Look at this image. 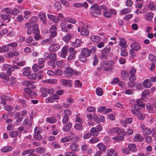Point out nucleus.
Returning <instances> with one entry per match:
<instances>
[{
    "label": "nucleus",
    "instance_id": "nucleus-46",
    "mask_svg": "<svg viewBox=\"0 0 156 156\" xmlns=\"http://www.w3.org/2000/svg\"><path fill=\"white\" fill-rule=\"evenodd\" d=\"M1 17L3 20H7L11 17V16L9 15H1Z\"/></svg>",
    "mask_w": 156,
    "mask_h": 156
},
{
    "label": "nucleus",
    "instance_id": "nucleus-52",
    "mask_svg": "<svg viewBox=\"0 0 156 156\" xmlns=\"http://www.w3.org/2000/svg\"><path fill=\"white\" fill-rule=\"evenodd\" d=\"M81 6H83L85 8H87L88 7V4L86 2L83 3H79V7Z\"/></svg>",
    "mask_w": 156,
    "mask_h": 156
},
{
    "label": "nucleus",
    "instance_id": "nucleus-38",
    "mask_svg": "<svg viewBox=\"0 0 156 156\" xmlns=\"http://www.w3.org/2000/svg\"><path fill=\"white\" fill-rule=\"evenodd\" d=\"M18 133L16 131H12L9 133L10 136L12 137H14L17 136Z\"/></svg>",
    "mask_w": 156,
    "mask_h": 156
},
{
    "label": "nucleus",
    "instance_id": "nucleus-25",
    "mask_svg": "<svg viewBox=\"0 0 156 156\" xmlns=\"http://www.w3.org/2000/svg\"><path fill=\"white\" fill-rule=\"evenodd\" d=\"M9 48L8 46L3 45L2 47H0V52H6L9 51Z\"/></svg>",
    "mask_w": 156,
    "mask_h": 156
},
{
    "label": "nucleus",
    "instance_id": "nucleus-51",
    "mask_svg": "<svg viewBox=\"0 0 156 156\" xmlns=\"http://www.w3.org/2000/svg\"><path fill=\"white\" fill-rule=\"evenodd\" d=\"M123 129H121L117 127L116 133H117L118 135H122V133H123Z\"/></svg>",
    "mask_w": 156,
    "mask_h": 156
},
{
    "label": "nucleus",
    "instance_id": "nucleus-4",
    "mask_svg": "<svg viewBox=\"0 0 156 156\" xmlns=\"http://www.w3.org/2000/svg\"><path fill=\"white\" fill-rule=\"evenodd\" d=\"M65 76L67 77L72 76L74 73L73 69L70 67L67 66L65 68L64 71Z\"/></svg>",
    "mask_w": 156,
    "mask_h": 156
},
{
    "label": "nucleus",
    "instance_id": "nucleus-59",
    "mask_svg": "<svg viewBox=\"0 0 156 156\" xmlns=\"http://www.w3.org/2000/svg\"><path fill=\"white\" fill-rule=\"evenodd\" d=\"M64 112L65 114L64 115H65L69 116L71 114V111L69 109H66L64 111Z\"/></svg>",
    "mask_w": 156,
    "mask_h": 156
},
{
    "label": "nucleus",
    "instance_id": "nucleus-56",
    "mask_svg": "<svg viewBox=\"0 0 156 156\" xmlns=\"http://www.w3.org/2000/svg\"><path fill=\"white\" fill-rule=\"evenodd\" d=\"M138 110L132 109L131 110V112L132 113L136 116L138 115L139 114H140V112L138 111Z\"/></svg>",
    "mask_w": 156,
    "mask_h": 156
},
{
    "label": "nucleus",
    "instance_id": "nucleus-62",
    "mask_svg": "<svg viewBox=\"0 0 156 156\" xmlns=\"http://www.w3.org/2000/svg\"><path fill=\"white\" fill-rule=\"evenodd\" d=\"M5 110L7 111H11L12 110V108L10 105H6L4 107Z\"/></svg>",
    "mask_w": 156,
    "mask_h": 156
},
{
    "label": "nucleus",
    "instance_id": "nucleus-61",
    "mask_svg": "<svg viewBox=\"0 0 156 156\" xmlns=\"http://www.w3.org/2000/svg\"><path fill=\"white\" fill-rule=\"evenodd\" d=\"M103 15L105 17L108 18H110L112 16V15L110 12H105L103 13Z\"/></svg>",
    "mask_w": 156,
    "mask_h": 156
},
{
    "label": "nucleus",
    "instance_id": "nucleus-44",
    "mask_svg": "<svg viewBox=\"0 0 156 156\" xmlns=\"http://www.w3.org/2000/svg\"><path fill=\"white\" fill-rule=\"evenodd\" d=\"M66 23H62L61 24V28L63 31H67V29L66 28Z\"/></svg>",
    "mask_w": 156,
    "mask_h": 156
},
{
    "label": "nucleus",
    "instance_id": "nucleus-19",
    "mask_svg": "<svg viewBox=\"0 0 156 156\" xmlns=\"http://www.w3.org/2000/svg\"><path fill=\"white\" fill-rule=\"evenodd\" d=\"M83 27H82L81 28L83 29L81 31V34L82 36H87L89 35V31L86 29H83Z\"/></svg>",
    "mask_w": 156,
    "mask_h": 156
},
{
    "label": "nucleus",
    "instance_id": "nucleus-53",
    "mask_svg": "<svg viewBox=\"0 0 156 156\" xmlns=\"http://www.w3.org/2000/svg\"><path fill=\"white\" fill-rule=\"evenodd\" d=\"M145 140L148 143H151L152 141V139L150 136H147L145 138Z\"/></svg>",
    "mask_w": 156,
    "mask_h": 156
},
{
    "label": "nucleus",
    "instance_id": "nucleus-42",
    "mask_svg": "<svg viewBox=\"0 0 156 156\" xmlns=\"http://www.w3.org/2000/svg\"><path fill=\"white\" fill-rule=\"evenodd\" d=\"M99 141V139L97 137H92L90 140V142L92 143H95Z\"/></svg>",
    "mask_w": 156,
    "mask_h": 156
},
{
    "label": "nucleus",
    "instance_id": "nucleus-41",
    "mask_svg": "<svg viewBox=\"0 0 156 156\" xmlns=\"http://www.w3.org/2000/svg\"><path fill=\"white\" fill-rule=\"evenodd\" d=\"M77 144H72L70 146L71 149L74 151H77Z\"/></svg>",
    "mask_w": 156,
    "mask_h": 156
},
{
    "label": "nucleus",
    "instance_id": "nucleus-49",
    "mask_svg": "<svg viewBox=\"0 0 156 156\" xmlns=\"http://www.w3.org/2000/svg\"><path fill=\"white\" fill-rule=\"evenodd\" d=\"M63 116L64 117L62 120V123L65 124L68 122L69 117V116L65 115H64Z\"/></svg>",
    "mask_w": 156,
    "mask_h": 156
},
{
    "label": "nucleus",
    "instance_id": "nucleus-10",
    "mask_svg": "<svg viewBox=\"0 0 156 156\" xmlns=\"http://www.w3.org/2000/svg\"><path fill=\"white\" fill-rule=\"evenodd\" d=\"M60 46L57 44H53L49 46V49L51 51L55 52L59 48Z\"/></svg>",
    "mask_w": 156,
    "mask_h": 156
},
{
    "label": "nucleus",
    "instance_id": "nucleus-11",
    "mask_svg": "<svg viewBox=\"0 0 156 156\" xmlns=\"http://www.w3.org/2000/svg\"><path fill=\"white\" fill-rule=\"evenodd\" d=\"M132 49L135 50L137 51L140 48V47L139 44L136 42H134L131 44L130 45Z\"/></svg>",
    "mask_w": 156,
    "mask_h": 156
},
{
    "label": "nucleus",
    "instance_id": "nucleus-13",
    "mask_svg": "<svg viewBox=\"0 0 156 156\" xmlns=\"http://www.w3.org/2000/svg\"><path fill=\"white\" fill-rule=\"evenodd\" d=\"M33 32L35 34H39V30L38 29V26L37 24L32 26V28Z\"/></svg>",
    "mask_w": 156,
    "mask_h": 156
},
{
    "label": "nucleus",
    "instance_id": "nucleus-18",
    "mask_svg": "<svg viewBox=\"0 0 156 156\" xmlns=\"http://www.w3.org/2000/svg\"><path fill=\"white\" fill-rule=\"evenodd\" d=\"M72 125L69 122L66 124L63 127V130L66 132H68L70 129L72 127Z\"/></svg>",
    "mask_w": 156,
    "mask_h": 156
},
{
    "label": "nucleus",
    "instance_id": "nucleus-55",
    "mask_svg": "<svg viewBox=\"0 0 156 156\" xmlns=\"http://www.w3.org/2000/svg\"><path fill=\"white\" fill-rule=\"evenodd\" d=\"M0 77L1 78L5 79L6 80H8L9 79V78L6 76L4 73H2L0 75Z\"/></svg>",
    "mask_w": 156,
    "mask_h": 156
},
{
    "label": "nucleus",
    "instance_id": "nucleus-39",
    "mask_svg": "<svg viewBox=\"0 0 156 156\" xmlns=\"http://www.w3.org/2000/svg\"><path fill=\"white\" fill-rule=\"evenodd\" d=\"M32 69L34 72H37L40 69L39 65L38 66L37 64H34L32 66Z\"/></svg>",
    "mask_w": 156,
    "mask_h": 156
},
{
    "label": "nucleus",
    "instance_id": "nucleus-43",
    "mask_svg": "<svg viewBox=\"0 0 156 156\" xmlns=\"http://www.w3.org/2000/svg\"><path fill=\"white\" fill-rule=\"evenodd\" d=\"M54 91L53 89H51L47 90L46 89H44V92L46 94H50L54 93Z\"/></svg>",
    "mask_w": 156,
    "mask_h": 156
},
{
    "label": "nucleus",
    "instance_id": "nucleus-24",
    "mask_svg": "<svg viewBox=\"0 0 156 156\" xmlns=\"http://www.w3.org/2000/svg\"><path fill=\"white\" fill-rule=\"evenodd\" d=\"M71 81L70 80H66L64 79H62L61 80V82L63 86H66L70 84Z\"/></svg>",
    "mask_w": 156,
    "mask_h": 156
},
{
    "label": "nucleus",
    "instance_id": "nucleus-1",
    "mask_svg": "<svg viewBox=\"0 0 156 156\" xmlns=\"http://www.w3.org/2000/svg\"><path fill=\"white\" fill-rule=\"evenodd\" d=\"M91 12L93 15L96 16L97 15L101 14V8L97 4H94L91 7Z\"/></svg>",
    "mask_w": 156,
    "mask_h": 156
},
{
    "label": "nucleus",
    "instance_id": "nucleus-23",
    "mask_svg": "<svg viewBox=\"0 0 156 156\" xmlns=\"http://www.w3.org/2000/svg\"><path fill=\"white\" fill-rule=\"evenodd\" d=\"M112 139L118 142H120L121 141H122L124 139L123 136H115L112 138Z\"/></svg>",
    "mask_w": 156,
    "mask_h": 156
},
{
    "label": "nucleus",
    "instance_id": "nucleus-48",
    "mask_svg": "<svg viewBox=\"0 0 156 156\" xmlns=\"http://www.w3.org/2000/svg\"><path fill=\"white\" fill-rule=\"evenodd\" d=\"M148 58L149 60L151 62H153L155 61L156 60V58L155 56L153 55H150L148 56Z\"/></svg>",
    "mask_w": 156,
    "mask_h": 156
},
{
    "label": "nucleus",
    "instance_id": "nucleus-60",
    "mask_svg": "<svg viewBox=\"0 0 156 156\" xmlns=\"http://www.w3.org/2000/svg\"><path fill=\"white\" fill-rule=\"evenodd\" d=\"M133 2L131 0H127L126 2V5L128 7H131L133 5Z\"/></svg>",
    "mask_w": 156,
    "mask_h": 156
},
{
    "label": "nucleus",
    "instance_id": "nucleus-16",
    "mask_svg": "<svg viewBox=\"0 0 156 156\" xmlns=\"http://www.w3.org/2000/svg\"><path fill=\"white\" fill-rule=\"evenodd\" d=\"M97 147L100 150L103 151H105L107 148L104 144L101 143L98 144Z\"/></svg>",
    "mask_w": 156,
    "mask_h": 156
},
{
    "label": "nucleus",
    "instance_id": "nucleus-21",
    "mask_svg": "<svg viewBox=\"0 0 156 156\" xmlns=\"http://www.w3.org/2000/svg\"><path fill=\"white\" fill-rule=\"evenodd\" d=\"M35 151V150L34 149H31L23 151L22 154L23 155H24L28 154H31L33 153Z\"/></svg>",
    "mask_w": 156,
    "mask_h": 156
},
{
    "label": "nucleus",
    "instance_id": "nucleus-36",
    "mask_svg": "<svg viewBox=\"0 0 156 156\" xmlns=\"http://www.w3.org/2000/svg\"><path fill=\"white\" fill-rule=\"evenodd\" d=\"M37 76V73H34L32 74H30V75L27 77V78L31 80H34L36 79Z\"/></svg>",
    "mask_w": 156,
    "mask_h": 156
},
{
    "label": "nucleus",
    "instance_id": "nucleus-26",
    "mask_svg": "<svg viewBox=\"0 0 156 156\" xmlns=\"http://www.w3.org/2000/svg\"><path fill=\"white\" fill-rule=\"evenodd\" d=\"M12 150V148L10 146L5 147L1 149V151L4 152H7L11 151Z\"/></svg>",
    "mask_w": 156,
    "mask_h": 156
},
{
    "label": "nucleus",
    "instance_id": "nucleus-2",
    "mask_svg": "<svg viewBox=\"0 0 156 156\" xmlns=\"http://www.w3.org/2000/svg\"><path fill=\"white\" fill-rule=\"evenodd\" d=\"M115 62L114 61L110 60L106 61L104 62L103 65V70L104 71H108L111 70L112 69L111 68L112 66L114 65Z\"/></svg>",
    "mask_w": 156,
    "mask_h": 156
},
{
    "label": "nucleus",
    "instance_id": "nucleus-22",
    "mask_svg": "<svg viewBox=\"0 0 156 156\" xmlns=\"http://www.w3.org/2000/svg\"><path fill=\"white\" fill-rule=\"evenodd\" d=\"M131 11V10L129 8H127L123 9L120 11L121 15H125L127 13H129Z\"/></svg>",
    "mask_w": 156,
    "mask_h": 156
},
{
    "label": "nucleus",
    "instance_id": "nucleus-50",
    "mask_svg": "<svg viewBox=\"0 0 156 156\" xmlns=\"http://www.w3.org/2000/svg\"><path fill=\"white\" fill-rule=\"evenodd\" d=\"M55 73L57 75L60 76L62 75L63 72L61 70L58 69L55 70Z\"/></svg>",
    "mask_w": 156,
    "mask_h": 156
},
{
    "label": "nucleus",
    "instance_id": "nucleus-20",
    "mask_svg": "<svg viewBox=\"0 0 156 156\" xmlns=\"http://www.w3.org/2000/svg\"><path fill=\"white\" fill-rule=\"evenodd\" d=\"M153 16V14L151 12L147 13L145 16L146 19L147 21H150L152 19Z\"/></svg>",
    "mask_w": 156,
    "mask_h": 156
},
{
    "label": "nucleus",
    "instance_id": "nucleus-15",
    "mask_svg": "<svg viewBox=\"0 0 156 156\" xmlns=\"http://www.w3.org/2000/svg\"><path fill=\"white\" fill-rule=\"evenodd\" d=\"M119 45L122 48H126L127 47V45L126 41L124 40H120L119 41Z\"/></svg>",
    "mask_w": 156,
    "mask_h": 156
},
{
    "label": "nucleus",
    "instance_id": "nucleus-45",
    "mask_svg": "<svg viewBox=\"0 0 156 156\" xmlns=\"http://www.w3.org/2000/svg\"><path fill=\"white\" fill-rule=\"evenodd\" d=\"M40 19L43 21V23H45V20L46 19V15L44 13H41L40 14Z\"/></svg>",
    "mask_w": 156,
    "mask_h": 156
},
{
    "label": "nucleus",
    "instance_id": "nucleus-3",
    "mask_svg": "<svg viewBox=\"0 0 156 156\" xmlns=\"http://www.w3.org/2000/svg\"><path fill=\"white\" fill-rule=\"evenodd\" d=\"M111 51V48H105L101 52V55L99 58L103 60H105L108 57V53Z\"/></svg>",
    "mask_w": 156,
    "mask_h": 156
},
{
    "label": "nucleus",
    "instance_id": "nucleus-8",
    "mask_svg": "<svg viewBox=\"0 0 156 156\" xmlns=\"http://www.w3.org/2000/svg\"><path fill=\"white\" fill-rule=\"evenodd\" d=\"M12 51L13 52H9L8 53V57L9 58H11L13 56H18L19 54L18 52L16 51L17 50L15 48L12 49Z\"/></svg>",
    "mask_w": 156,
    "mask_h": 156
},
{
    "label": "nucleus",
    "instance_id": "nucleus-47",
    "mask_svg": "<svg viewBox=\"0 0 156 156\" xmlns=\"http://www.w3.org/2000/svg\"><path fill=\"white\" fill-rule=\"evenodd\" d=\"M1 98L2 100H5L6 101H11V98L7 96H1Z\"/></svg>",
    "mask_w": 156,
    "mask_h": 156
},
{
    "label": "nucleus",
    "instance_id": "nucleus-17",
    "mask_svg": "<svg viewBox=\"0 0 156 156\" xmlns=\"http://www.w3.org/2000/svg\"><path fill=\"white\" fill-rule=\"evenodd\" d=\"M134 140L135 141L138 142H142L144 140V138L142 136L139 134L136 135L134 138Z\"/></svg>",
    "mask_w": 156,
    "mask_h": 156
},
{
    "label": "nucleus",
    "instance_id": "nucleus-33",
    "mask_svg": "<svg viewBox=\"0 0 156 156\" xmlns=\"http://www.w3.org/2000/svg\"><path fill=\"white\" fill-rule=\"evenodd\" d=\"M96 93L97 94L98 96H101L103 94V90L102 89L100 88H97L96 89Z\"/></svg>",
    "mask_w": 156,
    "mask_h": 156
},
{
    "label": "nucleus",
    "instance_id": "nucleus-40",
    "mask_svg": "<svg viewBox=\"0 0 156 156\" xmlns=\"http://www.w3.org/2000/svg\"><path fill=\"white\" fill-rule=\"evenodd\" d=\"M98 58L97 56L95 55L94 57V61L93 63V66H95L98 62Z\"/></svg>",
    "mask_w": 156,
    "mask_h": 156
},
{
    "label": "nucleus",
    "instance_id": "nucleus-9",
    "mask_svg": "<svg viewBox=\"0 0 156 156\" xmlns=\"http://www.w3.org/2000/svg\"><path fill=\"white\" fill-rule=\"evenodd\" d=\"M33 83L32 81H25L24 82V84L26 85L27 87L33 89L35 88V86L32 84Z\"/></svg>",
    "mask_w": 156,
    "mask_h": 156
},
{
    "label": "nucleus",
    "instance_id": "nucleus-58",
    "mask_svg": "<svg viewBox=\"0 0 156 156\" xmlns=\"http://www.w3.org/2000/svg\"><path fill=\"white\" fill-rule=\"evenodd\" d=\"M70 139L69 137H66L62 139L61 141L62 142H66L69 141Z\"/></svg>",
    "mask_w": 156,
    "mask_h": 156
},
{
    "label": "nucleus",
    "instance_id": "nucleus-27",
    "mask_svg": "<svg viewBox=\"0 0 156 156\" xmlns=\"http://www.w3.org/2000/svg\"><path fill=\"white\" fill-rule=\"evenodd\" d=\"M128 147L130 150L133 151H136V146L134 144H130L128 145Z\"/></svg>",
    "mask_w": 156,
    "mask_h": 156
},
{
    "label": "nucleus",
    "instance_id": "nucleus-35",
    "mask_svg": "<svg viewBox=\"0 0 156 156\" xmlns=\"http://www.w3.org/2000/svg\"><path fill=\"white\" fill-rule=\"evenodd\" d=\"M76 52H73L70 53L69 55L68 58V60H71L75 58V54Z\"/></svg>",
    "mask_w": 156,
    "mask_h": 156
},
{
    "label": "nucleus",
    "instance_id": "nucleus-64",
    "mask_svg": "<svg viewBox=\"0 0 156 156\" xmlns=\"http://www.w3.org/2000/svg\"><path fill=\"white\" fill-rule=\"evenodd\" d=\"M34 138L37 140H39L41 139V136L39 134H35L34 136Z\"/></svg>",
    "mask_w": 156,
    "mask_h": 156
},
{
    "label": "nucleus",
    "instance_id": "nucleus-7",
    "mask_svg": "<svg viewBox=\"0 0 156 156\" xmlns=\"http://www.w3.org/2000/svg\"><path fill=\"white\" fill-rule=\"evenodd\" d=\"M68 47L67 46H65L61 51L60 56L63 58H65L68 52Z\"/></svg>",
    "mask_w": 156,
    "mask_h": 156
},
{
    "label": "nucleus",
    "instance_id": "nucleus-54",
    "mask_svg": "<svg viewBox=\"0 0 156 156\" xmlns=\"http://www.w3.org/2000/svg\"><path fill=\"white\" fill-rule=\"evenodd\" d=\"M114 153V151L113 149H110L107 151V154L108 156H112Z\"/></svg>",
    "mask_w": 156,
    "mask_h": 156
},
{
    "label": "nucleus",
    "instance_id": "nucleus-14",
    "mask_svg": "<svg viewBox=\"0 0 156 156\" xmlns=\"http://www.w3.org/2000/svg\"><path fill=\"white\" fill-rule=\"evenodd\" d=\"M144 86L146 88H149L151 87V83L148 79H146L143 82Z\"/></svg>",
    "mask_w": 156,
    "mask_h": 156
},
{
    "label": "nucleus",
    "instance_id": "nucleus-12",
    "mask_svg": "<svg viewBox=\"0 0 156 156\" xmlns=\"http://www.w3.org/2000/svg\"><path fill=\"white\" fill-rule=\"evenodd\" d=\"M45 60L44 59H43L42 58H39L38 60V65L40 69L43 68L44 66V63L45 62Z\"/></svg>",
    "mask_w": 156,
    "mask_h": 156
},
{
    "label": "nucleus",
    "instance_id": "nucleus-34",
    "mask_svg": "<svg viewBox=\"0 0 156 156\" xmlns=\"http://www.w3.org/2000/svg\"><path fill=\"white\" fill-rule=\"evenodd\" d=\"M122 77L123 80H126L128 76V73L125 71H124L121 73Z\"/></svg>",
    "mask_w": 156,
    "mask_h": 156
},
{
    "label": "nucleus",
    "instance_id": "nucleus-29",
    "mask_svg": "<svg viewBox=\"0 0 156 156\" xmlns=\"http://www.w3.org/2000/svg\"><path fill=\"white\" fill-rule=\"evenodd\" d=\"M90 132L93 136H96L98 135V132H97V131L94 127H93L90 130Z\"/></svg>",
    "mask_w": 156,
    "mask_h": 156
},
{
    "label": "nucleus",
    "instance_id": "nucleus-31",
    "mask_svg": "<svg viewBox=\"0 0 156 156\" xmlns=\"http://www.w3.org/2000/svg\"><path fill=\"white\" fill-rule=\"evenodd\" d=\"M153 106H152L150 104H147L146 106V108L147 110L149 111L150 112L153 113L154 110L153 109Z\"/></svg>",
    "mask_w": 156,
    "mask_h": 156
},
{
    "label": "nucleus",
    "instance_id": "nucleus-28",
    "mask_svg": "<svg viewBox=\"0 0 156 156\" xmlns=\"http://www.w3.org/2000/svg\"><path fill=\"white\" fill-rule=\"evenodd\" d=\"M49 58L52 61L55 62L56 61L57 58L56 55L54 53H51L50 56Z\"/></svg>",
    "mask_w": 156,
    "mask_h": 156
},
{
    "label": "nucleus",
    "instance_id": "nucleus-37",
    "mask_svg": "<svg viewBox=\"0 0 156 156\" xmlns=\"http://www.w3.org/2000/svg\"><path fill=\"white\" fill-rule=\"evenodd\" d=\"M47 121L48 122L51 123L55 122L56 120L54 118L48 117L47 118Z\"/></svg>",
    "mask_w": 156,
    "mask_h": 156
},
{
    "label": "nucleus",
    "instance_id": "nucleus-57",
    "mask_svg": "<svg viewBox=\"0 0 156 156\" xmlns=\"http://www.w3.org/2000/svg\"><path fill=\"white\" fill-rule=\"evenodd\" d=\"M133 16V15L130 14L126 15L124 17V19L126 20H128L132 18Z\"/></svg>",
    "mask_w": 156,
    "mask_h": 156
},
{
    "label": "nucleus",
    "instance_id": "nucleus-5",
    "mask_svg": "<svg viewBox=\"0 0 156 156\" xmlns=\"http://www.w3.org/2000/svg\"><path fill=\"white\" fill-rule=\"evenodd\" d=\"M81 56L83 55L86 57H89L90 55L91 51L90 50L88 49L87 48H83L81 50Z\"/></svg>",
    "mask_w": 156,
    "mask_h": 156
},
{
    "label": "nucleus",
    "instance_id": "nucleus-63",
    "mask_svg": "<svg viewBox=\"0 0 156 156\" xmlns=\"http://www.w3.org/2000/svg\"><path fill=\"white\" fill-rule=\"evenodd\" d=\"M20 10L16 8H15L12 11V12H11V14H12L14 15H17L18 13L19 12Z\"/></svg>",
    "mask_w": 156,
    "mask_h": 156
},
{
    "label": "nucleus",
    "instance_id": "nucleus-30",
    "mask_svg": "<svg viewBox=\"0 0 156 156\" xmlns=\"http://www.w3.org/2000/svg\"><path fill=\"white\" fill-rule=\"evenodd\" d=\"M35 151L36 152L41 154L44 153L45 151V150L44 148L41 147L36 148Z\"/></svg>",
    "mask_w": 156,
    "mask_h": 156
},
{
    "label": "nucleus",
    "instance_id": "nucleus-32",
    "mask_svg": "<svg viewBox=\"0 0 156 156\" xmlns=\"http://www.w3.org/2000/svg\"><path fill=\"white\" fill-rule=\"evenodd\" d=\"M151 131L149 128L146 127L145 129L143 131V133L145 135H150L151 133Z\"/></svg>",
    "mask_w": 156,
    "mask_h": 156
},
{
    "label": "nucleus",
    "instance_id": "nucleus-6",
    "mask_svg": "<svg viewBox=\"0 0 156 156\" xmlns=\"http://www.w3.org/2000/svg\"><path fill=\"white\" fill-rule=\"evenodd\" d=\"M145 105L142 103V101L140 100H138L137 101L136 103L134 105V108L136 110H140Z\"/></svg>",
    "mask_w": 156,
    "mask_h": 156
}]
</instances>
